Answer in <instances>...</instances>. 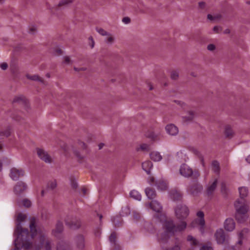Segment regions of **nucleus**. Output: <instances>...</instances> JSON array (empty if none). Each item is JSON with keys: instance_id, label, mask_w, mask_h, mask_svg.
I'll list each match as a JSON object with an SVG mask.
<instances>
[{"instance_id": "f257e3e1", "label": "nucleus", "mask_w": 250, "mask_h": 250, "mask_svg": "<svg viewBox=\"0 0 250 250\" xmlns=\"http://www.w3.org/2000/svg\"><path fill=\"white\" fill-rule=\"evenodd\" d=\"M26 217V216L21 213H19L17 216V221L19 222V224H17L15 232V235L16 236L14 241L15 249L13 250H18L21 248L27 249L29 248L28 242L29 236L28 234V231L26 229H23L20 224Z\"/></svg>"}, {"instance_id": "f03ea898", "label": "nucleus", "mask_w": 250, "mask_h": 250, "mask_svg": "<svg viewBox=\"0 0 250 250\" xmlns=\"http://www.w3.org/2000/svg\"><path fill=\"white\" fill-rule=\"evenodd\" d=\"M31 230V237L36 239L38 241V247L35 250H51L50 241L46 237L45 230L44 229L37 227L36 225L35 219H33L30 225Z\"/></svg>"}, {"instance_id": "7ed1b4c3", "label": "nucleus", "mask_w": 250, "mask_h": 250, "mask_svg": "<svg viewBox=\"0 0 250 250\" xmlns=\"http://www.w3.org/2000/svg\"><path fill=\"white\" fill-rule=\"evenodd\" d=\"M163 226L165 233L164 236H162V239H165L173 234L175 232L184 230L186 228L187 224L186 222L182 220L179 224L175 226L173 224V221L166 220L163 222Z\"/></svg>"}, {"instance_id": "20e7f679", "label": "nucleus", "mask_w": 250, "mask_h": 250, "mask_svg": "<svg viewBox=\"0 0 250 250\" xmlns=\"http://www.w3.org/2000/svg\"><path fill=\"white\" fill-rule=\"evenodd\" d=\"M205 226L204 213L202 211H199L196 213V218L191 223L190 226L191 228L198 227L200 231L203 233L204 232Z\"/></svg>"}, {"instance_id": "39448f33", "label": "nucleus", "mask_w": 250, "mask_h": 250, "mask_svg": "<svg viewBox=\"0 0 250 250\" xmlns=\"http://www.w3.org/2000/svg\"><path fill=\"white\" fill-rule=\"evenodd\" d=\"M189 209L185 205L179 204L175 208V214L177 219L184 220L189 215Z\"/></svg>"}, {"instance_id": "423d86ee", "label": "nucleus", "mask_w": 250, "mask_h": 250, "mask_svg": "<svg viewBox=\"0 0 250 250\" xmlns=\"http://www.w3.org/2000/svg\"><path fill=\"white\" fill-rule=\"evenodd\" d=\"M235 214H247L249 211V207L245 201L237 199L234 203Z\"/></svg>"}, {"instance_id": "0eeeda50", "label": "nucleus", "mask_w": 250, "mask_h": 250, "mask_svg": "<svg viewBox=\"0 0 250 250\" xmlns=\"http://www.w3.org/2000/svg\"><path fill=\"white\" fill-rule=\"evenodd\" d=\"M180 173L181 175L185 177H188L193 175L195 177H197L199 176V173L198 171L193 170L187 165L183 164L181 166L180 169Z\"/></svg>"}, {"instance_id": "6e6552de", "label": "nucleus", "mask_w": 250, "mask_h": 250, "mask_svg": "<svg viewBox=\"0 0 250 250\" xmlns=\"http://www.w3.org/2000/svg\"><path fill=\"white\" fill-rule=\"evenodd\" d=\"M166 133L170 136H176L179 133L178 127L173 124H168L165 127Z\"/></svg>"}, {"instance_id": "1a4fd4ad", "label": "nucleus", "mask_w": 250, "mask_h": 250, "mask_svg": "<svg viewBox=\"0 0 250 250\" xmlns=\"http://www.w3.org/2000/svg\"><path fill=\"white\" fill-rule=\"evenodd\" d=\"M24 175V171L21 168L13 167L10 170V176L13 180H18Z\"/></svg>"}, {"instance_id": "9d476101", "label": "nucleus", "mask_w": 250, "mask_h": 250, "mask_svg": "<svg viewBox=\"0 0 250 250\" xmlns=\"http://www.w3.org/2000/svg\"><path fill=\"white\" fill-rule=\"evenodd\" d=\"M145 206L146 208L149 207L153 211L158 213L161 212L163 209L161 204L156 200L152 201L150 203H146Z\"/></svg>"}, {"instance_id": "9b49d317", "label": "nucleus", "mask_w": 250, "mask_h": 250, "mask_svg": "<svg viewBox=\"0 0 250 250\" xmlns=\"http://www.w3.org/2000/svg\"><path fill=\"white\" fill-rule=\"evenodd\" d=\"M214 236L218 244H222L227 240L224 230L222 229H218L214 234Z\"/></svg>"}, {"instance_id": "f8f14e48", "label": "nucleus", "mask_w": 250, "mask_h": 250, "mask_svg": "<svg viewBox=\"0 0 250 250\" xmlns=\"http://www.w3.org/2000/svg\"><path fill=\"white\" fill-rule=\"evenodd\" d=\"M202 189V188L201 185L199 184H194L188 188L187 192L189 194L193 196H195L198 195L199 193L201 192Z\"/></svg>"}, {"instance_id": "ddd939ff", "label": "nucleus", "mask_w": 250, "mask_h": 250, "mask_svg": "<svg viewBox=\"0 0 250 250\" xmlns=\"http://www.w3.org/2000/svg\"><path fill=\"white\" fill-rule=\"evenodd\" d=\"M37 152L40 158L45 162L49 163L51 162V157L44 150L41 148H37Z\"/></svg>"}, {"instance_id": "4468645a", "label": "nucleus", "mask_w": 250, "mask_h": 250, "mask_svg": "<svg viewBox=\"0 0 250 250\" xmlns=\"http://www.w3.org/2000/svg\"><path fill=\"white\" fill-rule=\"evenodd\" d=\"M224 228L228 231H232L235 228V223L232 218H227L224 222Z\"/></svg>"}, {"instance_id": "2eb2a0df", "label": "nucleus", "mask_w": 250, "mask_h": 250, "mask_svg": "<svg viewBox=\"0 0 250 250\" xmlns=\"http://www.w3.org/2000/svg\"><path fill=\"white\" fill-rule=\"evenodd\" d=\"M27 186L24 183L20 182L17 183L14 188V191L17 195H20L26 189Z\"/></svg>"}, {"instance_id": "dca6fc26", "label": "nucleus", "mask_w": 250, "mask_h": 250, "mask_svg": "<svg viewBox=\"0 0 250 250\" xmlns=\"http://www.w3.org/2000/svg\"><path fill=\"white\" fill-rule=\"evenodd\" d=\"M75 243L77 248L79 250H83L85 247L84 238L83 236L80 235L75 238Z\"/></svg>"}, {"instance_id": "f3484780", "label": "nucleus", "mask_w": 250, "mask_h": 250, "mask_svg": "<svg viewBox=\"0 0 250 250\" xmlns=\"http://www.w3.org/2000/svg\"><path fill=\"white\" fill-rule=\"evenodd\" d=\"M196 116L195 112L194 110H189L187 112V114L182 117L183 122H189L192 121Z\"/></svg>"}, {"instance_id": "a211bd4d", "label": "nucleus", "mask_w": 250, "mask_h": 250, "mask_svg": "<svg viewBox=\"0 0 250 250\" xmlns=\"http://www.w3.org/2000/svg\"><path fill=\"white\" fill-rule=\"evenodd\" d=\"M150 159L154 162H160L163 159L161 153L157 151H153L149 154Z\"/></svg>"}, {"instance_id": "6ab92c4d", "label": "nucleus", "mask_w": 250, "mask_h": 250, "mask_svg": "<svg viewBox=\"0 0 250 250\" xmlns=\"http://www.w3.org/2000/svg\"><path fill=\"white\" fill-rule=\"evenodd\" d=\"M249 230L247 228L243 229L240 231L238 232V241L237 243L238 245H242L243 243V239L244 236L249 232Z\"/></svg>"}, {"instance_id": "aec40b11", "label": "nucleus", "mask_w": 250, "mask_h": 250, "mask_svg": "<svg viewBox=\"0 0 250 250\" xmlns=\"http://www.w3.org/2000/svg\"><path fill=\"white\" fill-rule=\"evenodd\" d=\"M142 167L143 170L145 171L146 173L149 174L150 170L152 168L153 165L151 162L149 161H146L142 163Z\"/></svg>"}, {"instance_id": "412c9836", "label": "nucleus", "mask_w": 250, "mask_h": 250, "mask_svg": "<svg viewBox=\"0 0 250 250\" xmlns=\"http://www.w3.org/2000/svg\"><path fill=\"white\" fill-rule=\"evenodd\" d=\"M129 196L132 199L139 201H140L142 200V195L141 193L135 189H133L130 191Z\"/></svg>"}, {"instance_id": "4be33fe9", "label": "nucleus", "mask_w": 250, "mask_h": 250, "mask_svg": "<svg viewBox=\"0 0 250 250\" xmlns=\"http://www.w3.org/2000/svg\"><path fill=\"white\" fill-rule=\"evenodd\" d=\"M240 198L242 199L247 197L249 193V190L246 187H241L238 188Z\"/></svg>"}, {"instance_id": "5701e85b", "label": "nucleus", "mask_w": 250, "mask_h": 250, "mask_svg": "<svg viewBox=\"0 0 250 250\" xmlns=\"http://www.w3.org/2000/svg\"><path fill=\"white\" fill-rule=\"evenodd\" d=\"M248 218L247 214H235V219L239 223H245Z\"/></svg>"}, {"instance_id": "b1692460", "label": "nucleus", "mask_w": 250, "mask_h": 250, "mask_svg": "<svg viewBox=\"0 0 250 250\" xmlns=\"http://www.w3.org/2000/svg\"><path fill=\"white\" fill-rule=\"evenodd\" d=\"M145 193L147 198L149 199H154L156 195L155 191L149 188L145 189Z\"/></svg>"}, {"instance_id": "393cba45", "label": "nucleus", "mask_w": 250, "mask_h": 250, "mask_svg": "<svg viewBox=\"0 0 250 250\" xmlns=\"http://www.w3.org/2000/svg\"><path fill=\"white\" fill-rule=\"evenodd\" d=\"M105 42L108 45H112L115 41V37L109 33L104 39Z\"/></svg>"}, {"instance_id": "a878e982", "label": "nucleus", "mask_w": 250, "mask_h": 250, "mask_svg": "<svg viewBox=\"0 0 250 250\" xmlns=\"http://www.w3.org/2000/svg\"><path fill=\"white\" fill-rule=\"evenodd\" d=\"M224 134L226 137L230 138L234 134L233 131L229 125H226L225 127Z\"/></svg>"}, {"instance_id": "bb28decb", "label": "nucleus", "mask_w": 250, "mask_h": 250, "mask_svg": "<svg viewBox=\"0 0 250 250\" xmlns=\"http://www.w3.org/2000/svg\"><path fill=\"white\" fill-rule=\"evenodd\" d=\"M217 183V180L216 179L208 185L207 189V192L208 194H211L212 192L215 190L216 187Z\"/></svg>"}, {"instance_id": "cd10ccee", "label": "nucleus", "mask_w": 250, "mask_h": 250, "mask_svg": "<svg viewBox=\"0 0 250 250\" xmlns=\"http://www.w3.org/2000/svg\"><path fill=\"white\" fill-rule=\"evenodd\" d=\"M73 0H61L58 4V7H66L71 4Z\"/></svg>"}, {"instance_id": "c85d7f7f", "label": "nucleus", "mask_w": 250, "mask_h": 250, "mask_svg": "<svg viewBox=\"0 0 250 250\" xmlns=\"http://www.w3.org/2000/svg\"><path fill=\"white\" fill-rule=\"evenodd\" d=\"M171 198L173 200H179L182 197V194L178 191H173L171 193Z\"/></svg>"}, {"instance_id": "c756f323", "label": "nucleus", "mask_w": 250, "mask_h": 250, "mask_svg": "<svg viewBox=\"0 0 250 250\" xmlns=\"http://www.w3.org/2000/svg\"><path fill=\"white\" fill-rule=\"evenodd\" d=\"M157 187L161 190H166L167 188V185L166 181H159L157 182Z\"/></svg>"}, {"instance_id": "7c9ffc66", "label": "nucleus", "mask_w": 250, "mask_h": 250, "mask_svg": "<svg viewBox=\"0 0 250 250\" xmlns=\"http://www.w3.org/2000/svg\"><path fill=\"white\" fill-rule=\"evenodd\" d=\"M57 182L55 180H51L47 183V188L53 190L57 187Z\"/></svg>"}, {"instance_id": "2f4dec72", "label": "nucleus", "mask_w": 250, "mask_h": 250, "mask_svg": "<svg viewBox=\"0 0 250 250\" xmlns=\"http://www.w3.org/2000/svg\"><path fill=\"white\" fill-rule=\"evenodd\" d=\"M149 146L147 144H142L137 148V151H147L149 150Z\"/></svg>"}, {"instance_id": "473e14b6", "label": "nucleus", "mask_w": 250, "mask_h": 250, "mask_svg": "<svg viewBox=\"0 0 250 250\" xmlns=\"http://www.w3.org/2000/svg\"><path fill=\"white\" fill-rule=\"evenodd\" d=\"M19 204L20 206H23L26 208H28L31 205V201L27 199H23L21 203H19Z\"/></svg>"}, {"instance_id": "72a5a7b5", "label": "nucleus", "mask_w": 250, "mask_h": 250, "mask_svg": "<svg viewBox=\"0 0 250 250\" xmlns=\"http://www.w3.org/2000/svg\"><path fill=\"white\" fill-rule=\"evenodd\" d=\"M27 78L28 79L33 80V81H37L42 82V80L41 78H40L38 75H27L26 76Z\"/></svg>"}, {"instance_id": "f704fd0d", "label": "nucleus", "mask_w": 250, "mask_h": 250, "mask_svg": "<svg viewBox=\"0 0 250 250\" xmlns=\"http://www.w3.org/2000/svg\"><path fill=\"white\" fill-rule=\"evenodd\" d=\"M188 241H189L192 245H197L199 243L198 241L193 238L192 236L189 235L187 238Z\"/></svg>"}, {"instance_id": "c9c22d12", "label": "nucleus", "mask_w": 250, "mask_h": 250, "mask_svg": "<svg viewBox=\"0 0 250 250\" xmlns=\"http://www.w3.org/2000/svg\"><path fill=\"white\" fill-rule=\"evenodd\" d=\"M212 170L216 173L219 171V164L218 162L214 161L212 164Z\"/></svg>"}, {"instance_id": "e433bc0d", "label": "nucleus", "mask_w": 250, "mask_h": 250, "mask_svg": "<svg viewBox=\"0 0 250 250\" xmlns=\"http://www.w3.org/2000/svg\"><path fill=\"white\" fill-rule=\"evenodd\" d=\"M63 227L62 224V223H59L57 224L56 229L55 230L53 231V233L54 235H56V233H60L62 231Z\"/></svg>"}, {"instance_id": "4c0bfd02", "label": "nucleus", "mask_w": 250, "mask_h": 250, "mask_svg": "<svg viewBox=\"0 0 250 250\" xmlns=\"http://www.w3.org/2000/svg\"><path fill=\"white\" fill-rule=\"evenodd\" d=\"M179 77V72L177 70H173L171 72L170 77L173 80H176Z\"/></svg>"}, {"instance_id": "58836bf2", "label": "nucleus", "mask_w": 250, "mask_h": 250, "mask_svg": "<svg viewBox=\"0 0 250 250\" xmlns=\"http://www.w3.org/2000/svg\"><path fill=\"white\" fill-rule=\"evenodd\" d=\"M96 30L100 35L106 37L109 33V32L105 31L102 28H97Z\"/></svg>"}, {"instance_id": "ea45409f", "label": "nucleus", "mask_w": 250, "mask_h": 250, "mask_svg": "<svg viewBox=\"0 0 250 250\" xmlns=\"http://www.w3.org/2000/svg\"><path fill=\"white\" fill-rule=\"evenodd\" d=\"M73 61L69 56H65L63 58V62L66 64H70L72 63Z\"/></svg>"}, {"instance_id": "a19ab883", "label": "nucleus", "mask_w": 250, "mask_h": 250, "mask_svg": "<svg viewBox=\"0 0 250 250\" xmlns=\"http://www.w3.org/2000/svg\"><path fill=\"white\" fill-rule=\"evenodd\" d=\"M28 32L29 34L34 35L37 32V28L35 26L29 27Z\"/></svg>"}, {"instance_id": "79ce46f5", "label": "nucleus", "mask_w": 250, "mask_h": 250, "mask_svg": "<svg viewBox=\"0 0 250 250\" xmlns=\"http://www.w3.org/2000/svg\"><path fill=\"white\" fill-rule=\"evenodd\" d=\"M148 182L151 185H156L157 186V183L155 182L154 178L152 176H149L148 178Z\"/></svg>"}, {"instance_id": "37998d69", "label": "nucleus", "mask_w": 250, "mask_h": 250, "mask_svg": "<svg viewBox=\"0 0 250 250\" xmlns=\"http://www.w3.org/2000/svg\"><path fill=\"white\" fill-rule=\"evenodd\" d=\"M11 133L10 129L9 128L7 129L5 131L0 132V135H3L6 137H8Z\"/></svg>"}, {"instance_id": "c03bdc74", "label": "nucleus", "mask_w": 250, "mask_h": 250, "mask_svg": "<svg viewBox=\"0 0 250 250\" xmlns=\"http://www.w3.org/2000/svg\"><path fill=\"white\" fill-rule=\"evenodd\" d=\"M200 250H213L212 247L209 245H205L203 246Z\"/></svg>"}, {"instance_id": "a18cd8bd", "label": "nucleus", "mask_w": 250, "mask_h": 250, "mask_svg": "<svg viewBox=\"0 0 250 250\" xmlns=\"http://www.w3.org/2000/svg\"><path fill=\"white\" fill-rule=\"evenodd\" d=\"M89 41V45L90 46L91 48H93L94 46L95 42L92 37H90L88 38Z\"/></svg>"}, {"instance_id": "49530a36", "label": "nucleus", "mask_w": 250, "mask_h": 250, "mask_svg": "<svg viewBox=\"0 0 250 250\" xmlns=\"http://www.w3.org/2000/svg\"><path fill=\"white\" fill-rule=\"evenodd\" d=\"M65 246V244L63 242L58 244L57 247V250H63Z\"/></svg>"}, {"instance_id": "de8ad7c7", "label": "nucleus", "mask_w": 250, "mask_h": 250, "mask_svg": "<svg viewBox=\"0 0 250 250\" xmlns=\"http://www.w3.org/2000/svg\"><path fill=\"white\" fill-rule=\"evenodd\" d=\"M122 21L125 24L129 23L131 21V20L129 17H124Z\"/></svg>"}, {"instance_id": "09e8293b", "label": "nucleus", "mask_w": 250, "mask_h": 250, "mask_svg": "<svg viewBox=\"0 0 250 250\" xmlns=\"http://www.w3.org/2000/svg\"><path fill=\"white\" fill-rule=\"evenodd\" d=\"M207 49L210 51H213L216 49V46L213 44H209L207 46Z\"/></svg>"}, {"instance_id": "8fccbe9b", "label": "nucleus", "mask_w": 250, "mask_h": 250, "mask_svg": "<svg viewBox=\"0 0 250 250\" xmlns=\"http://www.w3.org/2000/svg\"><path fill=\"white\" fill-rule=\"evenodd\" d=\"M109 239L111 243H114L116 239V235L114 233H112L110 235Z\"/></svg>"}, {"instance_id": "3c124183", "label": "nucleus", "mask_w": 250, "mask_h": 250, "mask_svg": "<svg viewBox=\"0 0 250 250\" xmlns=\"http://www.w3.org/2000/svg\"><path fill=\"white\" fill-rule=\"evenodd\" d=\"M7 64L6 63H2L0 64V68L2 70H5L7 68Z\"/></svg>"}, {"instance_id": "603ef678", "label": "nucleus", "mask_w": 250, "mask_h": 250, "mask_svg": "<svg viewBox=\"0 0 250 250\" xmlns=\"http://www.w3.org/2000/svg\"><path fill=\"white\" fill-rule=\"evenodd\" d=\"M205 6H206V3L205 2L201 1L199 3V6L201 8H202V9L204 8L205 7Z\"/></svg>"}, {"instance_id": "864d4df0", "label": "nucleus", "mask_w": 250, "mask_h": 250, "mask_svg": "<svg viewBox=\"0 0 250 250\" xmlns=\"http://www.w3.org/2000/svg\"><path fill=\"white\" fill-rule=\"evenodd\" d=\"M213 30L216 33H219L221 30V28L219 26H215L213 28Z\"/></svg>"}, {"instance_id": "5fc2aeb1", "label": "nucleus", "mask_w": 250, "mask_h": 250, "mask_svg": "<svg viewBox=\"0 0 250 250\" xmlns=\"http://www.w3.org/2000/svg\"><path fill=\"white\" fill-rule=\"evenodd\" d=\"M80 226V223H78L77 225H73V224H72V225H70V227L72 229H77V228H79Z\"/></svg>"}, {"instance_id": "6e6d98bb", "label": "nucleus", "mask_w": 250, "mask_h": 250, "mask_svg": "<svg viewBox=\"0 0 250 250\" xmlns=\"http://www.w3.org/2000/svg\"><path fill=\"white\" fill-rule=\"evenodd\" d=\"M247 162L250 164V155H249L246 159Z\"/></svg>"}, {"instance_id": "4d7b16f0", "label": "nucleus", "mask_w": 250, "mask_h": 250, "mask_svg": "<svg viewBox=\"0 0 250 250\" xmlns=\"http://www.w3.org/2000/svg\"><path fill=\"white\" fill-rule=\"evenodd\" d=\"M208 17V20L210 21L214 20V18H215V17H212V16Z\"/></svg>"}, {"instance_id": "13d9d810", "label": "nucleus", "mask_w": 250, "mask_h": 250, "mask_svg": "<svg viewBox=\"0 0 250 250\" xmlns=\"http://www.w3.org/2000/svg\"><path fill=\"white\" fill-rule=\"evenodd\" d=\"M57 51L58 54H61L62 53V50L61 49H58Z\"/></svg>"}, {"instance_id": "bf43d9fd", "label": "nucleus", "mask_w": 250, "mask_h": 250, "mask_svg": "<svg viewBox=\"0 0 250 250\" xmlns=\"http://www.w3.org/2000/svg\"><path fill=\"white\" fill-rule=\"evenodd\" d=\"M149 90H152V89H153V87H152V85H149Z\"/></svg>"}, {"instance_id": "052dcab7", "label": "nucleus", "mask_w": 250, "mask_h": 250, "mask_svg": "<svg viewBox=\"0 0 250 250\" xmlns=\"http://www.w3.org/2000/svg\"><path fill=\"white\" fill-rule=\"evenodd\" d=\"M246 3L248 5H250V0L247 1Z\"/></svg>"}, {"instance_id": "680f3d73", "label": "nucleus", "mask_w": 250, "mask_h": 250, "mask_svg": "<svg viewBox=\"0 0 250 250\" xmlns=\"http://www.w3.org/2000/svg\"><path fill=\"white\" fill-rule=\"evenodd\" d=\"M5 0H0V3H2Z\"/></svg>"}, {"instance_id": "e2e57ef3", "label": "nucleus", "mask_w": 250, "mask_h": 250, "mask_svg": "<svg viewBox=\"0 0 250 250\" xmlns=\"http://www.w3.org/2000/svg\"><path fill=\"white\" fill-rule=\"evenodd\" d=\"M103 146V144H101V145H99L100 149H101V148H102V146Z\"/></svg>"}, {"instance_id": "0e129e2a", "label": "nucleus", "mask_w": 250, "mask_h": 250, "mask_svg": "<svg viewBox=\"0 0 250 250\" xmlns=\"http://www.w3.org/2000/svg\"><path fill=\"white\" fill-rule=\"evenodd\" d=\"M113 222L114 223V224H115V225L116 224V223L115 222V220H113Z\"/></svg>"}, {"instance_id": "69168bd1", "label": "nucleus", "mask_w": 250, "mask_h": 250, "mask_svg": "<svg viewBox=\"0 0 250 250\" xmlns=\"http://www.w3.org/2000/svg\"><path fill=\"white\" fill-rule=\"evenodd\" d=\"M125 209H127L128 211H129V209L127 207H126Z\"/></svg>"}, {"instance_id": "338daca9", "label": "nucleus", "mask_w": 250, "mask_h": 250, "mask_svg": "<svg viewBox=\"0 0 250 250\" xmlns=\"http://www.w3.org/2000/svg\"><path fill=\"white\" fill-rule=\"evenodd\" d=\"M95 235H96V236H99V234H98V233H97V234H96H96H95Z\"/></svg>"}, {"instance_id": "774afa93", "label": "nucleus", "mask_w": 250, "mask_h": 250, "mask_svg": "<svg viewBox=\"0 0 250 250\" xmlns=\"http://www.w3.org/2000/svg\"><path fill=\"white\" fill-rule=\"evenodd\" d=\"M207 16H211L210 14H208Z\"/></svg>"}]
</instances>
